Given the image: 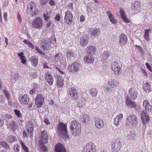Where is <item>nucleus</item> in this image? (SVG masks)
<instances>
[{
    "mask_svg": "<svg viewBox=\"0 0 152 152\" xmlns=\"http://www.w3.org/2000/svg\"><path fill=\"white\" fill-rule=\"evenodd\" d=\"M70 129L74 136H77L81 133V124L76 120L73 121L71 123Z\"/></svg>",
    "mask_w": 152,
    "mask_h": 152,
    "instance_id": "obj_1",
    "label": "nucleus"
},
{
    "mask_svg": "<svg viewBox=\"0 0 152 152\" xmlns=\"http://www.w3.org/2000/svg\"><path fill=\"white\" fill-rule=\"evenodd\" d=\"M59 136L64 138L66 139L68 137L67 130L66 125L60 122L57 126V129L56 130Z\"/></svg>",
    "mask_w": 152,
    "mask_h": 152,
    "instance_id": "obj_2",
    "label": "nucleus"
},
{
    "mask_svg": "<svg viewBox=\"0 0 152 152\" xmlns=\"http://www.w3.org/2000/svg\"><path fill=\"white\" fill-rule=\"evenodd\" d=\"M137 119L138 118L135 114H130L126 120V125L131 127L135 126L137 123Z\"/></svg>",
    "mask_w": 152,
    "mask_h": 152,
    "instance_id": "obj_3",
    "label": "nucleus"
},
{
    "mask_svg": "<svg viewBox=\"0 0 152 152\" xmlns=\"http://www.w3.org/2000/svg\"><path fill=\"white\" fill-rule=\"evenodd\" d=\"M81 66L77 62H74L68 67V70L73 74L78 72L80 69Z\"/></svg>",
    "mask_w": 152,
    "mask_h": 152,
    "instance_id": "obj_4",
    "label": "nucleus"
},
{
    "mask_svg": "<svg viewBox=\"0 0 152 152\" xmlns=\"http://www.w3.org/2000/svg\"><path fill=\"white\" fill-rule=\"evenodd\" d=\"M48 137L47 132L44 130L41 132L39 135V139L38 140L39 144H46L48 142Z\"/></svg>",
    "mask_w": 152,
    "mask_h": 152,
    "instance_id": "obj_5",
    "label": "nucleus"
},
{
    "mask_svg": "<svg viewBox=\"0 0 152 152\" xmlns=\"http://www.w3.org/2000/svg\"><path fill=\"white\" fill-rule=\"evenodd\" d=\"M122 66L118 63L114 61L111 66L112 70L114 72L115 75H118L121 72Z\"/></svg>",
    "mask_w": 152,
    "mask_h": 152,
    "instance_id": "obj_6",
    "label": "nucleus"
},
{
    "mask_svg": "<svg viewBox=\"0 0 152 152\" xmlns=\"http://www.w3.org/2000/svg\"><path fill=\"white\" fill-rule=\"evenodd\" d=\"M43 22L41 18L39 17H37L33 21L32 26L33 28H42Z\"/></svg>",
    "mask_w": 152,
    "mask_h": 152,
    "instance_id": "obj_7",
    "label": "nucleus"
},
{
    "mask_svg": "<svg viewBox=\"0 0 152 152\" xmlns=\"http://www.w3.org/2000/svg\"><path fill=\"white\" fill-rule=\"evenodd\" d=\"M68 93L70 96L76 100L77 98V90L74 87L71 86L70 87L68 91Z\"/></svg>",
    "mask_w": 152,
    "mask_h": 152,
    "instance_id": "obj_8",
    "label": "nucleus"
},
{
    "mask_svg": "<svg viewBox=\"0 0 152 152\" xmlns=\"http://www.w3.org/2000/svg\"><path fill=\"white\" fill-rule=\"evenodd\" d=\"M44 101V99L43 96L41 94H38L35 99L36 105L38 107L40 108L42 105Z\"/></svg>",
    "mask_w": 152,
    "mask_h": 152,
    "instance_id": "obj_9",
    "label": "nucleus"
},
{
    "mask_svg": "<svg viewBox=\"0 0 152 152\" xmlns=\"http://www.w3.org/2000/svg\"><path fill=\"white\" fill-rule=\"evenodd\" d=\"M121 144L120 141H113L111 147L112 152H118L121 147Z\"/></svg>",
    "mask_w": 152,
    "mask_h": 152,
    "instance_id": "obj_10",
    "label": "nucleus"
},
{
    "mask_svg": "<svg viewBox=\"0 0 152 152\" xmlns=\"http://www.w3.org/2000/svg\"><path fill=\"white\" fill-rule=\"evenodd\" d=\"M96 146L95 144L92 142L87 143L85 147V150L86 149V152H94L95 151Z\"/></svg>",
    "mask_w": 152,
    "mask_h": 152,
    "instance_id": "obj_11",
    "label": "nucleus"
},
{
    "mask_svg": "<svg viewBox=\"0 0 152 152\" xmlns=\"http://www.w3.org/2000/svg\"><path fill=\"white\" fill-rule=\"evenodd\" d=\"M54 59L56 62H59L60 64L64 65L65 59L61 53H58L56 54L54 56Z\"/></svg>",
    "mask_w": 152,
    "mask_h": 152,
    "instance_id": "obj_12",
    "label": "nucleus"
},
{
    "mask_svg": "<svg viewBox=\"0 0 152 152\" xmlns=\"http://www.w3.org/2000/svg\"><path fill=\"white\" fill-rule=\"evenodd\" d=\"M95 126L96 128L101 129L104 126V121L101 119L96 118L94 120Z\"/></svg>",
    "mask_w": 152,
    "mask_h": 152,
    "instance_id": "obj_13",
    "label": "nucleus"
},
{
    "mask_svg": "<svg viewBox=\"0 0 152 152\" xmlns=\"http://www.w3.org/2000/svg\"><path fill=\"white\" fill-rule=\"evenodd\" d=\"M45 76L47 82L49 85H52L53 82V78L50 72L48 71H46L45 72Z\"/></svg>",
    "mask_w": 152,
    "mask_h": 152,
    "instance_id": "obj_14",
    "label": "nucleus"
},
{
    "mask_svg": "<svg viewBox=\"0 0 152 152\" xmlns=\"http://www.w3.org/2000/svg\"><path fill=\"white\" fill-rule=\"evenodd\" d=\"M73 18V16L71 11L68 10L65 12L64 20L67 23L72 22Z\"/></svg>",
    "mask_w": 152,
    "mask_h": 152,
    "instance_id": "obj_15",
    "label": "nucleus"
},
{
    "mask_svg": "<svg viewBox=\"0 0 152 152\" xmlns=\"http://www.w3.org/2000/svg\"><path fill=\"white\" fill-rule=\"evenodd\" d=\"M141 119L144 125H146L149 120L148 115L143 111L142 112L141 115Z\"/></svg>",
    "mask_w": 152,
    "mask_h": 152,
    "instance_id": "obj_16",
    "label": "nucleus"
},
{
    "mask_svg": "<svg viewBox=\"0 0 152 152\" xmlns=\"http://www.w3.org/2000/svg\"><path fill=\"white\" fill-rule=\"evenodd\" d=\"M128 39L124 34H121L119 36V44L120 45H124L127 42Z\"/></svg>",
    "mask_w": 152,
    "mask_h": 152,
    "instance_id": "obj_17",
    "label": "nucleus"
},
{
    "mask_svg": "<svg viewBox=\"0 0 152 152\" xmlns=\"http://www.w3.org/2000/svg\"><path fill=\"white\" fill-rule=\"evenodd\" d=\"M19 101L20 104H27L29 102V96L26 94L20 97Z\"/></svg>",
    "mask_w": 152,
    "mask_h": 152,
    "instance_id": "obj_18",
    "label": "nucleus"
},
{
    "mask_svg": "<svg viewBox=\"0 0 152 152\" xmlns=\"http://www.w3.org/2000/svg\"><path fill=\"white\" fill-rule=\"evenodd\" d=\"M123 118V115L120 113L117 115L115 118L114 121V124L116 126H118L121 124L122 122V120Z\"/></svg>",
    "mask_w": 152,
    "mask_h": 152,
    "instance_id": "obj_19",
    "label": "nucleus"
},
{
    "mask_svg": "<svg viewBox=\"0 0 152 152\" xmlns=\"http://www.w3.org/2000/svg\"><path fill=\"white\" fill-rule=\"evenodd\" d=\"M55 152H66L64 145L58 143L56 145Z\"/></svg>",
    "mask_w": 152,
    "mask_h": 152,
    "instance_id": "obj_20",
    "label": "nucleus"
},
{
    "mask_svg": "<svg viewBox=\"0 0 152 152\" xmlns=\"http://www.w3.org/2000/svg\"><path fill=\"white\" fill-rule=\"evenodd\" d=\"M129 95L131 99L135 100L137 97V92L134 89L130 88L129 91Z\"/></svg>",
    "mask_w": 152,
    "mask_h": 152,
    "instance_id": "obj_21",
    "label": "nucleus"
},
{
    "mask_svg": "<svg viewBox=\"0 0 152 152\" xmlns=\"http://www.w3.org/2000/svg\"><path fill=\"white\" fill-rule=\"evenodd\" d=\"M126 104L129 107L134 108L137 106L136 103L131 100L129 98H127L125 102Z\"/></svg>",
    "mask_w": 152,
    "mask_h": 152,
    "instance_id": "obj_22",
    "label": "nucleus"
},
{
    "mask_svg": "<svg viewBox=\"0 0 152 152\" xmlns=\"http://www.w3.org/2000/svg\"><path fill=\"white\" fill-rule=\"evenodd\" d=\"M90 31L91 32V36L96 37L100 34L101 29L100 28H93Z\"/></svg>",
    "mask_w": 152,
    "mask_h": 152,
    "instance_id": "obj_23",
    "label": "nucleus"
},
{
    "mask_svg": "<svg viewBox=\"0 0 152 152\" xmlns=\"http://www.w3.org/2000/svg\"><path fill=\"white\" fill-rule=\"evenodd\" d=\"M107 84L112 88H116L119 85L118 81L114 79H111L108 80Z\"/></svg>",
    "mask_w": 152,
    "mask_h": 152,
    "instance_id": "obj_24",
    "label": "nucleus"
},
{
    "mask_svg": "<svg viewBox=\"0 0 152 152\" xmlns=\"http://www.w3.org/2000/svg\"><path fill=\"white\" fill-rule=\"evenodd\" d=\"M142 88L144 91L147 93H149L151 91V85L148 82H145L143 83Z\"/></svg>",
    "mask_w": 152,
    "mask_h": 152,
    "instance_id": "obj_25",
    "label": "nucleus"
},
{
    "mask_svg": "<svg viewBox=\"0 0 152 152\" xmlns=\"http://www.w3.org/2000/svg\"><path fill=\"white\" fill-rule=\"evenodd\" d=\"M56 84L57 86L59 88H62L64 86V80L62 77L59 75L57 76Z\"/></svg>",
    "mask_w": 152,
    "mask_h": 152,
    "instance_id": "obj_26",
    "label": "nucleus"
},
{
    "mask_svg": "<svg viewBox=\"0 0 152 152\" xmlns=\"http://www.w3.org/2000/svg\"><path fill=\"white\" fill-rule=\"evenodd\" d=\"M8 127L13 131H15L18 128V126L15 122L13 120L10 121Z\"/></svg>",
    "mask_w": 152,
    "mask_h": 152,
    "instance_id": "obj_27",
    "label": "nucleus"
},
{
    "mask_svg": "<svg viewBox=\"0 0 152 152\" xmlns=\"http://www.w3.org/2000/svg\"><path fill=\"white\" fill-rule=\"evenodd\" d=\"M84 61L85 62L88 63H91L93 62L94 61V58L93 55L88 54L84 57Z\"/></svg>",
    "mask_w": 152,
    "mask_h": 152,
    "instance_id": "obj_28",
    "label": "nucleus"
},
{
    "mask_svg": "<svg viewBox=\"0 0 152 152\" xmlns=\"http://www.w3.org/2000/svg\"><path fill=\"white\" fill-rule=\"evenodd\" d=\"M107 15L108 17L110 22L113 24H115L117 23V22L116 19L114 17V16L112 14V12L110 11H108L107 12Z\"/></svg>",
    "mask_w": 152,
    "mask_h": 152,
    "instance_id": "obj_29",
    "label": "nucleus"
},
{
    "mask_svg": "<svg viewBox=\"0 0 152 152\" xmlns=\"http://www.w3.org/2000/svg\"><path fill=\"white\" fill-rule=\"evenodd\" d=\"M88 42V38L85 35L82 36L80 38V44L82 46H85Z\"/></svg>",
    "mask_w": 152,
    "mask_h": 152,
    "instance_id": "obj_30",
    "label": "nucleus"
},
{
    "mask_svg": "<svg viewBox=\"0 0 152 152\" xmlns=\"http://www.w3.org/2000/svg\"><path fill=\"white\" fill-rule=\"evenodd\" d=\"M27 127V131L28 133V134L31 137L32 135L33 130V126L31 122H29L28 124L26 126Z\"/></svg>",
    "mask_w": 152,
    "mask_h": 152,
    "instance_id": "obj_31",
    "label": "nucleus"
},
{
    "mask_svg": "<svg viewBox=\"0 0 152 152\" xmlns=\"http://www.w3.org/2000/svg\"><path fill=\"white\" fill-rule=\"evenodd\" d=\"M41 41V48L44 50L48 49L49 48V45L48 42L45 39L42 40Z\"/></svg>",
    "mask_w": 152,
    "mask_h": 152,
    "instance_id": "obj_32",
    "label": "nucleus"
},
{
    "mask_svg": "<svg viewBox=\"0 0 152 152\" xmlns=\"http://www.w3.org/2000/svg\"><path fill=\"white\" fill-rule=\"evenodd\" d=\"M96 48L93 46H89L87 50V53L88 54L93 55L96 52Z\"/></svg>",
    "mask_w": 152,
    "mask_h": 152,
    "instance_id": "obj_33",
    "label": "nucleus"
},
{
    "mask_svg": "<svg viewBox=\"0 0 152 152\" xmlns=\"http://www.w3.org/2000/svg\"><path fill=\"white\" fill-rule=\"evenodd\" d=\"M143 105V107H145V109L146 112L147 111L149 112V110L151 108V106L150 105L147 100H145L144 101Z\"/></svg>",
    "mask_w": 152,
    "mask_h": 152,
    "instance_id": "obj_34",
    "label": "nucleus"
},
{
    "mask_svg": "<svg viewBox=\"0 0 152 152\" xmlns=\"http://www.w3.org/2000/svg\"><path fill=\"white\" fill-rule=\"evenodd\" d=\"M120 15L121 18L126 23H129V20L126 17V13L124 11L122 10H120Z\"/></svg>",
    "mask_w": 152,
    "mask_h": 152,
    "instance_id": "obj_35",
    "label": "nucleus"
},
{
    "mask_svg": "<svg viewBox=\"0 0 152 152\" xmlns=\"http://www.w3.org/2000/svg\"><path fill=\"white\" fill-rule=\"evenodd\" d=\"M30 61L32 65L34 66H36L38 64V58L35 56H32L30 58Z\"/></svg>",
    "mask_w": 152,
    "mask_h": 152,
    "instance_id": "obj_36",
    "label": "nucleus"
},
{
    "mask_svg": "<svg viewBox=\"0 0 152 152\" xmlns=\"http://www.w3.org/2000/svg\"><path fill=\"white\" fill-rule=\"evenodd\" d=\"M35 4L31 2L29 4L28 6V12L31 13L32 12L34 9H35Z\"/></svg>",
    "mask_w": 152,
    "mask_h": 152,
    "instance_id": "obj_37",
    "label": "nucleus"
},
{
    "mask_svg": "<svg viewBox=\"0 0 152 152\" xmlns=\"http://www.w3.org/2000/svg\"><path fill=\"white\" fill-rule=\"evenodd\" d=\"M98 92L97 90L95 88H93L89 90V93L90 95L94 97H96Z\"/></svg>",
    "mask_w": 152,
    "mask_h": 152,
    "instance_id": "obj_38",
    "label": "nucleus"
},
{
    "mask_svg": "<svg viewBox=\"0 0 152 152\" xmlns=\"http://www.w3.org/2000/svg\"><path fill=\"white\" fill-rule=\"evenodd\" d=\"M75 56L74 53L71 50H68L67 53V58L69 60L73 59L74 57Z\"/></svg>",
    "mask_w": 152,
    "mask_h": 152,
    "instance_id": "obj_39",
    "label": "nucleus"
},
{
    "mask_svg": "<svg viewBox=\"0 0 152 152\" xmlns=\"http://www.w3.org/2000/svg\"><path fill=\"white\" fill-rule=\"evenodd\" d=\"M17 140L16 137L12 135L7 137V141L9 143H12Z\"/></svg>",
    "mask_w": 152,
    "mask_h": 152,
    "instance_id": "obj_40",
    "label": "nucleus"
},
{
    "mask_svg": "<svg viewBox=\"0 0 152 152\" xmlns=\"http://www.w3.org/2000/svg\"><path fill=\"white\" fill-rule=\"evenodd\" d=\"M151 30V29H145V34L144 35V37L145 39L147 41H149L150 40V38H149V33Z\"/></svg>",
    "mask_w": 152,
    "mask_h": 152,
    "instance_id": "obj_41",
    "label": "nucleus"
},
{
    "mask_svg": "<svg viewBox=\"0 0 152 152\" xmlns=\"http://www.w3.org/2000/svg\"><path fill=\"white\" fill-rule=\"evenodd\" d=\"M45 144H39L40 152H46L47 151V148L45 146Z\"/></svg>",
    "mask_w": 152,
    "mask_h": 152,
    "instance_id": "obj_42",
    "label": "nucleus"
},
{
    "mask_svg": "<svg viewBox=\"0 0 152 152\" xmlns=\"http://www.w3.org/2000/svg\"><path fill=\"white\" fill-rule=\"evenodd\" d=\"M18 56L20 57V59L21 60V63L22 64H25L26 63V58L24 56L23 53L22 52L19 53Z\"/></svg>",
    "mask_w": 152,
    "mask_h": 152,
    "instance_id": "obj_43",
    "label": "nucleus"
},
{
    "mask_svg": "<svg viewBox=\"0 0 152 152\" xmlns=\"http://www.w3.org/2000/svg\"><path fill=\"white\" fill-rule=\"evenodd\" d=\"M20 143L24 152H29L28 147L25 145L22 141H20Z\"/></svg>",
    "mask_w": 152,
    "mask_h": 152,
    "instance_id": "obj_44",
    "label": "nucleus"
},
{
    "mask_svg": "<svg viewBox=\"0 0 152 152\" xmlns=\"http://www.w3.org/2000/svg\"><path fill=\"white\" fill-rule=\"evenodd\" d=\"M135 136L134 132L133 131H131L129 134L128 138L130 139H132L135 138Z\"/></svg>",
    "mask_w": 152,
    "mask_h": 152,
    "instance_id": "obj_45",
    "label": "nucleus"
},
{
    "mask_svg": "<svg viewBox=\"0 0 152 152\" xmlns=\"http://www.w3.org/2000/svg\"><path fill=\"white\" fill-rule=\"evenodd\" d=\"M85 100L83 99H81L79 101L77 105L79 107H81L85 104Z\"/></svg>",
    "mask_w": 152,
    "mask_h": 152,
    "instance_id": "obj_46",
    "label": "nucleus"
},
{
    "mask_svg": "<svg viewBox=\"0 0 152 152\" xmlns=\"http://www.w3.org/2000/svg\"><path fill=\"white\" fill-rule=\"evenodd\" d=\"M1 145L7 149L9 148V146L8 145L7 142L4 141L1 142H0Z\"/></svg>",
    "mask_w": 152,
    "mask_h": 152,
    "instance_id": "obj_47",
    "label": "nucleus"
},
{
    "mask_svg": "<svg viewBox=\"0 0 152 152\" xmlns=\"http://www.w3.org/2000/svg\"><path fill=\"white\" fill-rule=\"evenodd\" d=\"M43 17L45 20L48 21L50 18V15L47 12L43 14Z\"/></svg>",
    "mask_w": 152,
    "mask_h": 152,
    "instance_id": "obj_48",
    "label": "nucleus"
},
{
    "mask_svg": "<svg viewBox=\"0 0 152 152\" xmlns=\"http://www.w3.org/2000/svg\"><path fill=\"white\" fill-rule=\"evenodd\" d=\"M23 42L27 44L28 45V46L29 47H30V48H33V45L31 42H30L27 40H26V39L24 40L23 41Z\"/></svg>",
    "mask_w": 152,
    "mask_h": 152,
    "instance_id": "obj_49",
    "label": "nucleus"
},
{
    "mask_svg": "<svg viewBox=\"0 0 152 152\" xmlns=\"http://www.w3.org/2000/svg\"><path fill=\"white\" fill-rule=\"evenodd\" d=\"M14 113L16 115L18 118H20L21 117V114L20 111L16 109L14 110Z\"/></svg>",
    "mask_w": 152,
    "mask_h": 152,
    "instance_id": "obj_50",
    "label": "nucleus"
},
{
    "mask_svg": "<svg viewBox=\"0 0 152 152\" xmlns=\"http://www.w3.org/2000/svg\"><path fill=\"white\" fill-rule=\"evenodd\" d=\"M83 118L84 121L85 122L88 121L89 119V116L86 114H85L83 115Z\"/></svg>",
    "mask_w": 152,
    "mask_h": 152,
    "instance_id": "obj_51",
    "label": "nucleus"
},
{
    "mask_svg": "<svg viewBox=\"0 0 152 152\" xmlns=\"http://www.w3.org/2000/svg\"><path fill=\"white\" fill-rule=\"evenodd\" d=\"M29 74L30 78L32 79L36 78L37 76L36 72H34L33 73L32 72H31Z\"/></svg>",
    "mask_w": 152,
    "mask_h": 152,
    "instance_id": "obj_52",
    "label": "nucleus"
},
{
    "mask_svg": "<svg viewBox=\"0 0 152 152\" xmlns=\"http://www.w3.org/2000/svg\"><path fill=\"white\" fill-rule=\"evenodd\" d=\"M33 89L34 91V93L36 94L38 92V91L39 90L38 86L37 85L35 86Z\"/></svg>",
    "mask_w": 152,
    "mask_h": 152,
    "instance_id": "obj_53",
    "label": "nucleus"
},
{
    "mask_svg": "<svg viewBox=\"0 0 152 152\" xmlns=\"http://www.w3.org/2000/svg\"><path fill=\"white\" fill-rule=\"evenodd\" d=\"M3 91L7 99L8 100H9L10 97L9 94L7 92V91L6 90H3Z\"/></svg>",
    "mask_w": 152,
    "mask_h": 152,
    "instance_id": "obj_54",
    "label": "nucleus"
},
{
    "mask_svg": "<svg viewBox=\"0 0 152 152\" xmlns=\"http://www.w3.org/2000/svg\"><path fill=\"white\" fill-rule=\"evenodd\" d=\"M35 49L39 53L41 54L42 55H45V53L43 52H42L41 51V50L40 48H39L38 47L36 46L35 47Z\"/></svg>",
    "mask_w": 152,
    "mask_h": 152,
    "instance_id": "obj_55",
    "label": "nucleus"
},
{
    "mask_svg": "<svg viewBox=\"0 0 152 152\" xmlns=\"http://www.w3.org/2000/svg\"><path fill=\"white\" fill-rule=\"evenodd\" d=\"M4 119L2 117H0V127H1L4 123Z\"/></svg>",
    "mask_w": 152,
    "mask_h": 152,
    "instance_id": "obj_56",
    "label": "nucleus"
},
{
    "mask_svg": "<svg viewBox=\"0 0 152 152\" xmlns=\"http://www.w3.org/2000/svg\"><path fill=\"white\" fill-rule=\"evenodd\" d=\"M145 65L148 68V69L151 72L152 71V70L150 65L149 64L147 63L146 62L145 63Z\"/></svg>",
    "mask_w": 152,
    "mask_h": 152,
    "instance_id": "obj_57",
    "label": "nucleus"
},
{
    "mask_svg": "<svg viewBox=\"0 0 152 152\" xmlns=\"http://www.w3.org/2000/svg\"><path fill=\"white\" fill-rule=\"evenodd\" d=\"M20 146L17 145H15L14 149L15 151L17 152H18L19 151Z\"/></svg>",
    "mask_w": 152,
    "mask_h": 152,
    "instance_id": "obj_58",
    "label": "nucleus"
},
{
    "mask_svg": "<svg viewBox=\"0 0 152 152\" xmlns=\"http://www.w3.org/2000/svg\"><path fill=\"white\" fill-rule=\"evenodd\" d=\"M48 0H40V3L42 5L46 4Z\"/></svg>",
    "mask_w": 152,
    "mask_h": 152,
    "instance_id": "obj_59",
    "label": "nucleus"
},
{
    "mask_svg": "<svg viewBox=\"0 0 152 152\" xmlns=\"http://www.w3.org/2000/svg\"><path fill=\"white\" fill-rule=\"evenodd\" d=\"M112 88L111 87H107L106 88V91H108L110 92H112Z\"/></svg>",
    "mask_w": 152,
    "mask_h": 152,
    "instance_id": "obj_60",
    "label": "nucleus"
},
{
    "mask_svg": "<svg viewBox=\"0 0 152 152\" xmlns=\"http://www.w3.org/2000/svg\"><path fill=\"white\" fill-rule=\"evenodd\" d=\"M55 19L57 21L59 20L60 19V17L59 15V14L57 15L55 17Z\"/></svg>",
    "mask_w": 152,
    "mask_h": 152,
    "instance_id": "obj_61",
    "label": "nucleus"
},
{
    "mask_svg": "<svg viewBox=\"0 0 152 152\" xmlns=\"http://www.w3.org/2000/svg\"><path fill=\"white\" fill-rule=\"evenodd\" d=\"M19 75L18 74H15L13 77V79H14L15 80L18 79L19 77Z\"/></svg>",
    "mask_w": 152,
    "mask_h": 152,
    "instance_id": "obj_62",
    "label": "nucleus"
},
{
    "mask_svg": "<svg viewBox=\"0 0 152 152\" xmlns=\"http://www.w3.org/2000/svg\"><path fill=\"white\" fill-rule=\"evenodd\" d=\"M85 19V17L83 15H81L80 16V21L83 22L84 21Z\"/></svg>",
    "mask_w": 152,
    "mask_h": 152,
    "instance_id": "obj_63",
    "label": "nucleus"
},
{
    "mask_svg": "<svg viewBox=\"0 0 152 152\" xmlns=\"http://www.w3.org/2000/svg\"><path fill=\"white\" fill-rule=\"evenodd\" d=\"M44 122L47 124L48 125L50 124V122L49 121L48 119L46 118L44 120Z\"/></svg>",
    "mask_w": 152,
    "mask_h": 152,
    "instance_id": "obj_64",
    "label": "nucleus"
}]
</instances>
